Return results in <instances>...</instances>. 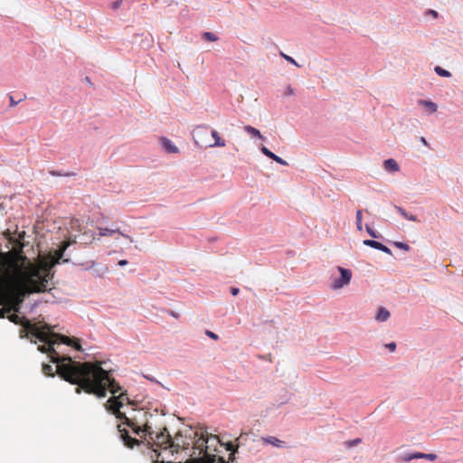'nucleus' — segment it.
<instances>
[{
    "label": "nucleus",
    "instance_id": "nucleus-1",
    "mask_svg": "<svg viewBox=\"0 0 463 463\" xmlns=\"http://www.w3.org/2000/svg\"><path fill=\"white\" fill-rule=\"evenodd\" d=\"M51 279V269L40 260H31L27 256L22 255L13 261L4 275L8 296L0 297V318L8 315L9 321L22 326L19 330L21 338H27L33 344L43 343L37 349L47 354L52 363L54 354H61L55 350V345L62 344L81 351L80 339L54 332L58 325L52 326L45 322L33 323L27 317L20 316L25 298L31 294L47 291Z\"/></svg>",
    "mask_w": 463,
    "mask_h": 463
},
{
    "label": "nucleus",
    "instance_id": "nucleus-2",
    "mask_svg": "<svg viewBox=\"0 0 463 463\" xmlns=\"http://www.w3.org/2000/svg\"><path fill=\"white\" fill-rule=\"evenodd\" d=\"M52 363L56 364L59 377L76 385L75 392L78 394L84 392L102 399L108 392L114 397L121 391V386L112 376V370L102 366L105 362L93 360L80 363L72 360L70 355L54 354Z\"/></svg>",
    "mask_w": 463,
    "mask_h": 463
},
{
    "label": "nucleus",
    "instance_id": "nucleus-3",
    "mask_svg": "<svg viewBox=\"0 0 463 463\" xmlns=\"http://www.w3.org/2000/svg\"><path fill=\"white\" fill-rule=\"evenodd\" d=\"M118 430L120 433V438L124 445L128 448L133 449L137 446L144 454L147 455L153 463H173L171 461H165L163 458L159 460L161 453L159 449H166L168 446H175V442L170 434H163L161 431L155 432L153 438L145 440H138L129 435L127 429L121 428V424L118 425Z\"/></svg>",
    "mask_w": 463,
    "mask_h": 463
},
{
    "label": "nucleus",
    "instance_id": "nucleus-4",
    "mask_svg": "<svg viewBox=\"0 0 463 463\" xmlns=\"http://www.w3.org/2000/svg\"><path fill=\"white\" fill-rule=\"evenodd\" d=\"M125 402L128 405H135V402L128 396L127 392H120L118 396L110 397L104 404L105 410L114 415L127 426L133 425V418L127 416L126 412L121 411Z\"/></svg>",
    "mask_w": 463,
    "mask_h": 463
},
{
    "label": "nucleus",
    "instance_id": "nucleus-5",
    "mask_svg": "<svg viewBox=\"0 0 463 463\" xmlns=\"http://www.w3.org/2000/svg\"><path fill=\"white\" fill-rule=\"evenodd\" d=\"M194 431H197L198 435L194 439H193L192 442H194V446L192 448H190V450H188V452H186V456L189 457L188 459L196 458L194 456L196 450H199L200 453H203V456L209 454L208 453L209 446L207 445L208 442L211 439L218 440L217 436L213 435V434L209 435L206 428L203 426H200Z\"/></svg>",
    "mask_w": 463,
    "mask_h": 463
},
{
    "label": "nucleus",
    "instance_id": "nucleus-6",
    "mask_svg": "<svg viewBox=\"0 0 463 463\" xmlns=\"http://www.w3.org/2000/svg\"><path fill=\"white\" fill-rule=\"evenodd\" d=\"M197 435L198 432L194 431L192 427L188 430H185L184 434H183L182 431H178L173 439L175 446H168V449H174L172 454L174 451L178 452L180 449L184 450L186 453L188 450H190V445L193 439H194Z\"/></svg>",
    "mask_w": 463,
    "mask_h": 463
},
{
    "label": "nucleus",
    "instance_id": "nucleus-7",
    "mask_svg": "<svg viewBox=\"0 0 463 463\" xmlns=\"http://www.w3.org/2000/svg\"><path fill=\"white\" fill-rule=\"evenodd\" d=\"M337 269L340 273V277L333 280L331 284V288L333 289H340L344 288L350 283L352 279L351 269L340 266L337 267Z\"/></svg>",
    "mask_w": 463,
    "mask_h": 463
},
{
    "label": "nucleus",
    "instance_id": "nucleus-8",
    "mask_svg": "<svg viewBox=\"0 0 463 463\" xmlns=\"http://www.w3.org/2000/svg\"><path fill=\"white\" fill-rule=\"evenodd\" d=\"M128 427L131 428L133 432L138 436H141V437L147 436L149 439H154L153 438L154 430L152 429V426L147 421H146L143 424V426H140L137 418L134 417L133 418V425L128 426Z\"/></svg>",
    "mask_w": 463,
    "mask_h": 463
},
{
    "label": "nucleus",
    "instance_id": "nucleus-9",
    "mask_svg": "<svg viewBox=\"0 0 463 463\" xmlns=\"http://www.w3.org/2000/svg\"><path fill=\"white\" fill-rule=\"evenodd\" d=\"M243 438V435H241L238 439H237V441H238V444L235 445L232 441H228L226 442L225 444H222L224 446V448L226 449L227 451H230V455H229V461L231 462H235L237 458H236V454H239V446L241 444V440Z\"/></svg>",
    "mask_w": 463,
    "mask_h": 463
},
{
    "label": "nucleus",
    "instance_id": "nucleus-10",
    "mask_svg": "<svg viewBox=\"0 0 463 463\" xmlns=\"http://www.w3.org/2000/svg\"><path fill=\"white\" fill-rule=\"evenodd\" d=\"M93 269V274L98 277H103L109 270L108 267L102 264L96 263L95 261H91L90 265H88L85 269Z\"/></svg>",
    "mask_w": 463,
    "mask_h": 463
},
{
    "label": "nucleus",
    "instance_id": "nucleus-11",
    "mask_svg": "<svg viewBox=\"0 0 463 463\" xmlns=\"http://www.w3.org/2000/svg\"><path fill=\"white\" fill-rule=\"evenodd\" d=\"M364 244L365 246L381 250L386 254H389V255L392 254V250L387 246H385L384 244H383L375 240H370V239L364 240Z\"/></svg>",
    "mask_w": 463,
    "mask_h": 463
},
{
    "label": "nucleus",
    "instance_id": "nucleus-12",
    "mask_svg": "<svg viewBox=\"0 0 463 463\" xmlns=\"http://www.w3.org/2000/svg\"><path fill=\"white\" fill-rule=\"evenodd\" d=\"M99 235L100 236H112L114 233H118L121 236L128 239L130 241V242L133 241V239L130 236L126 235L125 233L120 232L118 227H114V226H112L111 228H102V227H99Z\"/></svg>",
    "mask_w": 463,
    "mask_h": 463
},
{
    "label": "nucleus",
    "instance_id": "nucleus-13",
    "mask_svg": "<svg viewBox=\"0 0 463 463\" xmlns=\"http://www.w3.org/2000/svg\"><path fill=\"white\" fill-rule=\"evenodd\" d=\"M160 145L162 148L168 154H175L179 151L177 146L174 145V143L167 137H160Z\"/></svg>",
    "mask_w": 463,
    "mask_h": 463
},
{
    "label": "nucleus",
    "instance_id": "nucleus-14",
    "mask_svg": "<svg viewBox=\"0 0 463 463\" xmlns=\"http://www.w3.org/2000/svg\"><path fill=\"white\" fill-rule=\"evenodd\" d=\"M70 244H71L70 242L62 241L61 243V245L59 246V248L55 253L58 262H60V260H61L63 263L70 261L69 259H63L64 253H65L67 248L70 246Z\"/></svg>",
    "mask_w": 463,
    "mask_h": 463
},
{
    "label": "nucleus",
    "instance_id": "nucleus-15",
    "mask_svg": "<svg viewBox=\"0 0 463 463\" xmlns=\"http://www.w3.org/2000/svg\"><path fill=\"white\" fill-rule=\"evenodd\" d=\"M261 440L264 444H270L277 448H281L284 446L285 441L279 439L276 437L273 436H268V437H262Z\"/></svg>",
    "mask_w": 463,
    "mask_h": 463
},
{
    "label": "nucleus",
    "instance_id": "nucleus-16",
    "mask_svg": "<svg viewBox=\"0 0 463 463\" xmlns=\"http://www.w3.org/2000/svg\"><path fill=\"white\" fill-rule=\"evenodd\" d=\"M391 317L390 312L383 307H380L377 310L375 319L379 322H385Z\"/></svg>",
    "mask_w": 463,
    "mask_h": 463
},
{
    "label": "nucleus",
    "instance_id": "nucleus-17",
    "mask_svg": "<svg viewBox=\"0 0 463 463\" xmlns=\"http://www.w3.org/2000/svg\"><path fill=\"white\" fill-rule=\"evenodd\" d=\"M244 131L250 135L252 137H258L263 141L266 140V137L261 135L260 131L257 128H255L252 126L247 125L244 127Z\"/></svg>",
    "mask_w": 463,
    "mask_h": 463
},
{
    "label": "nucleus",
    "instance_id": "nucleus-18",
    "mask_svg": "<svg viewBox=\"0 0 463 463\" xmlns=\"http://www.w3.org/2000/svg\"><path fill=\"white\" fill-rule=\"evenodd\" d=\"M383 166L384 169L388 172H396L399 170L398 163L392 158L384 160Z\"/></svg>",
    "mask_w": 463,
    "mask_h": 463
},
{
    "label": "nucleus",
    "instance_id": "nucleus-19",
    "mask_svg": "<svg viewBox=\"0 0 463 463\" xmlns=\"http://www.w3.org/2000/svg\"><path fill=\"white\" fill-rule=\"evenodd\" d=\"M394 208L404 219L411 222H419L416 215L407 213L402 207L394 205Z\"/></svg>",
    "mask_w": 463,
    "mask_h": 463
},
{
    "label": "nucleus",
    "instance_id": "nucleus-20",
    "mask_svg": "<svg viewBox=\"0 0 463 463\" xmlns=\"http://www.w3.org/2000/svg\"><path fill=\"white\" fill-rule=\"evenodd\" d=\"M418 102L420 106L425 107L430 114L435 113L438 109L437 104L431 100L420 99Z\"/></svg>",
    "mask_w": 463,
    "mask_h": 463
},
{
    "label": "nucleus",
    "instance_id": "nucleus-21",
    "mask_svg": "<svg viewBox=\"0 0 463 463\" xmlns=\"http://www.w3.org/2000/svg\"><path fill=\"white\" fill-rule=\"evenodd\" d=\"M211 134H212V137L214 138V143L209 145V146H211V147H213V146H225L224 139L221 138V137L219 136V133L216 130L213 129L211 131Z\"/></svg>",
    "mask_w": 463,
    "mask_h": 463
},
{
    "label": "nucleus",
    "instance_id": "nucleus-22",
    "mask_svg": "<svg viewBox=\"0 0 463 463\" xmlns=\"http://www.w3.org/2000/svg\"><path fill=\"white\" fill-rule=\"evenodd\" d=\"M417 458L418 459H428L430 461H434L435 459H437L438 456L434 453L417 452Z\"/></svg>",
    "mask_w": 463,
    "mask_h": 463
},
{
    "label": "nucleus",
    "instance_id": "nucleus-23",
    "mask_svg": "<svg viewBox=\"0 0 463 463\" xmlns=\"http://www.w3.org/2000/svg\"><path fill=\"white\" fill-rule=\"evenodd\" d=\"M355 223L358 231L363 230V212L362 210H357L355 214Z\"/></svg>",
    "mask_w": 463,
    "mask_h": 463
},
{
    "label": "nucleus",
    "instance_id": "nucleus-24",
    "mask_svg": "<svg viewBox=\"0 0 463 463\" xmlns=\"http://www.w3.org/2000/svg\"><path fill=\"white\" fill-rule=\"evenodd\" d=\"M42 370L44 375L46 376H54V371L51 364L43 363L42 365Z\"/></svg>",
    "mask_w": 463,
    "mask_h": 463
},
{
    "label": "nucleus",
    "instance_id": "nucleus-25",
    "mask_svg": "<svg viewBox=\"0 0 463 463\" xmlns=\"http://www.w3.org/2000/svg\"><path fill=\"white\" fill-rule=\"evenodd\" d=\"M434 71L440 77H444V78H449L451 77V73L448 71V70H445L443 69L442 67L440 66H436L434 68Z\"/></svg>",
    "mask_w": 463,
    "mask_h": 463
},
{
    "label": "nucleus",
    "instance_id": "nucleus-26",
    "mask_svg": "<svg viewBox=\"0 0 463 463\" xmlns=\"http://www.w3.org/2000/svg\"><path fill=\"white\" fill-rule=\"evenodd\" d=\"M365 230L367 233L373 239L383 238L382 234L373 230L369 224H365Z\"/></svg>",
    "mask_w": 463,
    "mask_h": 463
},
{
    "label": "nucleus",
    "instance_id": "nucleus-27",
    "mask_svg": "<svg viewBox=\"0 0 463 463\" xmlns=\"http://www.w3.org/2000/svg\"><path fill=\"white\" fill-rule=\"evenodd\" d=\"M50 175L52 176H74L76 174L74 172H61L58 170H51Z\"/></svg>",
    "mask_w": 463,
    "mask_h": 463
},
{
    "label": "nucleus",
    "instance_id": "nucleus-28",
    "mask_svg": "<svg viewBox=\"0 0 463 463\" xmlns=\"http://www.w3.org/2000/svg\"><path fill=\"white\" fill-rule=\"evenodd\" d=\"M203 39L209 42H215L218 40V37L211 32H205L203 33Z\"/></svg>",
    "mask_w": 463,
    "mask_h": 463
},
{
    "label": "nucleus",
    "instance_id": "nucleus-29",
    "mask_svg": "<svg viewBox=\"0 0 463 463\" xmlns=\"http://www.w3.org/2000/svg\"><path fill=\"white\" fill-rule=\"evenodd\" d=\"M392 244L394 247L403 250L405 251H409L411 249V247L407 243L402 242V241H394V242H392Z\"/></svg>",
    "mask_w": 463,
    "mask_h": 463
},
{
    "label": "nucleus",
    "instance_id": "nucleus-30",
    "mask_svg": "<svg viewBox=\"0 0 463 463\" xmlns=\"http://www.w3.org/2000/svg\"><path fill=\"white\" fill-rule=\"evenodd\" d=\"M413 459H418L417 452L404 454L402 457V460L404 461V462H409V461H411Z\"/></svg>",
    "mask_w": 463,
    "mask_h": 463
},
{
    "label": "nucleus",
    "instance_id": "nucleus-31",
    "mask_svg": "<svg viewBox=\"0 0 463 463\" xmlns=\"http://www.w3.org/2000/svg\"><path fill=\"white\" fill-rule=\"evenodd\" d=\"M261 153L266 156L267 157H269V159H272V157L275 156V154L273 152H271L269 148H267L265 146L261 145V146L260 147Z\"/></svg>",
    "mask_w": 463,
    "mask_h": 463
},
{
    "label": "nucleus",
    "instance_id": "nucleus-32",
    "mask_svg": "<svg viewBox=\"0 0 463 463\" xmlns=\"http://www.w3.org/2000/svg\"><path fill=\"white\" fill-rule=\"evenodd\" d=\"M280 56L285 59L287 61H288L289 63L297 66V67H299V64L295 61V59H293L291 56H288L287 54H285L284 52H280Z\"/></svg>",
    "mask_w": 463,
    "mask_h": 463
},
{
    "label": "nucleus",
    "instance_id": "nucleus-33",
    "mask_svg": "<svg viewBox=\"0 0 463 463\" xmlns=\"http://www.w3.org/2000/svg\"><path fill=\"white\" fill-rule=\"evenodd\" d=\"M361 441H362L361 439L357 438V439L346 441L345 445L347 448H352V447H354V446L358 445L359 443H361Z\"/></svg>",
    "mask_w": 463,
    "mask_h": 463
},
{
    "label": "nucleus",
    "instance_id": "nucleus-34",
    "mask_svg": "<svg viewBox=\"0 0 463 463\" xmlns=\"http://www.w3.org/2000/svg\"><path fill=\"white\" fill-rule=\"evenodd\" d=\"M123 5H124V1H123V0H117V1H114V2L111 4V8H112L113 10H118V9H119Z\"/></svg>",
    "mask_w": 463,
    "mask_h": 463
},
{
    "label": "nucleus",
    "instance_id": "nucleus-35",
    "mask_svg": "<svg viewBox=\"0 0 463 463\" xmlns=\"http://www.w3.org/2000/svg\"><path fill=\"white\" fill-rule=\"evenodd\" d=\"M272 160L277 162L279 165H288V163L283 158H281L280 156H277L276 154H275V156L272 157Z\"/></svg>",
    "mask_w": 463,
    "mask_h": 463
},
{
    "label": "nucleus",
    "instance_id": "nucleus-36",
    "mask_svg": "<svg viewBox=\"0 0 463 463\" xmlns=\"http://www.w3.org/2000/svg\"><path fill=\"white\" fill-rule=\"evenodd\" d=\"M384 347L387 348L390 352H394L396 350L397 345L395 342H391L386 344Z\"/></svg>",
    "mask_w": 463,
    "mask_h": 463
},
{
    "label": "nucleus",
    "instance_id": "nucleus-37",
    "mask_svg": "<svg viewBox=\"0 0 463 463\" xmlns=\"http://www.w3.org/2000/svg\"><path fill=\"white\" fill-rule=\"evenodd\" d=\"M284 94H285V96L294 95L295 94V90L290 85H288L286 90H285Z\"/></svg>",
    "mask_w": 463,
    "mask_h": 463
},
{
    "label": "nucleus",
    "instance_id": "nucleus-38",
    "mask_svg": "<svg viewBox=\"0 0 463 463\" xmlns=\"http://www.w3.org/2000/svg\"><path fill=\"white\" fill-rule=\"evenodd\" d=\"M205 334H206L210 338H212V339H213V340H217V339H218V335H217L215 333H213V332H212V331H210V330H206Z\"/></svg>",
    "mask_w": 463,
    "mask_h": 463
},
{
    "label": "nucleus",
    "instance_id": "nucleus-39",
    "mask_svg": "<svg viewBox=\"0 0 463 463\" xmlns=\"http://www.w3.org/2000/svg\"><path fill=\"white\" fill-rule=\"evenodd\" d=\"M426 14L432 15L434 18H438V16H439V13L432 9H428Z\"/></svg>",
    "mask_w": 463,
    "mask_h": 463
},
{
    "label": "nucleus",
    "instance_id": "nucleus-40",
    "mask_svg": "<svg viewBox=\"0 0 463 463\" xmlns=\"http://www.w3.org/2000/svg\"><path fill=\"white\" fill-rule=\"evenodd\" d=\"M230 292L232 296H237L240 293V288L236 287H232Z\"/></svg>",
    "mask_w": 463,
    "mask_h": 463
},
{
    "label": "nucleus",
    "instance_id": "nucleus-41",
    "mask_svg": "<svg viewBox=\"0 0 463 463\" xmlns=\"http://www.w3.org/2000/svg\"><path fill=\"white\" fill-rule=\"evenodd\" d=\"M9 99H10V106L11 107L16 106L22 100V99H20L18 101H15L13 96H9Z\"/></svg>",
    "mask_w": 463,
    "mask_h": 463
},
{
    "label": "nucleus",
    "instance_id": "nucleus-42",
    "mask_svg": "<svg viewBox=\"0 0 463 463\" xmlns=\"http://www.w3.org/2000/svg\"><path fill=\"white\" fill-rule=\"evenodd\" d=\"M168 314H169L171 317H175V318H178V317H179V315H178L176 312L173 311V310H169V311H168Z\"/></svg>",
    "mask_w": 463,
    "mask_h": 463
},
{
    "label": "nucleus",
    "instance_id": "nucleus-43",
    "mask_svg": "<svg viewBox=\"0 0 463 463\" xmlns=\"http://www.w3.org/2000/svg\"><path fill=\"white\" fill-rule=\"evenodd\" d=\"M128 263V261L127 260H120L118 262V265L123 267V266H126L127 264Z\"/></svg>",
    "mask_w": 463,
    "mask_h": 463
},
{
    "label": "nucleus",
    "instance_id": "nucleus-44",
    "mask_svg": "<svg viewBox=\"0 0 463 463\" xmlns=\"http://www.w3.org/2000/svg\"><path fill=\"white\" fill-rule=\"evenodd\" d=\"M161 432H162L163 434H169V431H168V430H167V428H166V427H165V428L161 430Z\"/></svg>",
    "mask_w": 463,
    "mask_h": 463
},
{
    "label": "nucleus",
    "instance_id": "nucleus-45",
    "mask_svg": "<svg viewBox=\"0 0 463 463\" xmlns=\"http://www.w3.org/2000/svg\"><path fill=\"white\" fill-rule=\"evenodd\" d=\"M84 80L90 84H91L90 80L89 77H85Z\"/></svg>",
    "mask_w": 463,
    "mask_h": 463
},
{
    "label": "nucleus",
    "instance_id": "nucleus-46",
    "mask_svg": "<svg viewBox=\"0 0 463 463\" xmlns=\"http://www.w3.org/2000/svg\"><path fill=\"white\" fill-rule=\"evenodd\" d=\"M421 142H422L424 145H427V141H426L425 137H421Z\"/></svg>",
    "mask_w": 463,
    "mask_h": 463
},
{
    "label": "nucleus",
    "instance_id": "nucleus-47",
    "mask_svg": "<svg viewBox=\"0 0 463 463\" xmlns=\"http://www.w3.org/2000/svg\"><path fill=\"white\" fill-rule=\"evenodd\" d=\"M146 41H147V45H149V43H152V38L151 37H150V39L146 38Z\"/></svg>",
    "mask_w": 463,
    "mask_h": 463
},
{
    "label": "nucleus",
    "instance_id": "nucleus-48",
    "mask_svg": "<svg viewBox=\"0 0 463 463\" xmlns=\"http://www.w3.org/2000/svg\"><path fill=\"white\" fill-rule=\"evenodd\" d=\"M147 415H148V413H147V412H144V413H143V416H144V418H145V420H146V417H147Z\"/></svg>",
    "mask_w": 463,
    "mask_h": 463
},
{
    "label": "nucleus",
    "instance_id": "nucleus-49",
    "mask_svg": "<svg viewBox=\"0 0 463 463\" xmlns=\"http://www.w3.org/2000/svg\"><path fill=\"white\" fill-rule=\"evenodd\" d=\"M148 380H150L151 382H154V379L152 377H146Z\"/></svg>",
    "mask_w": 463,
    "mask_h": 463
}]
</instances>
